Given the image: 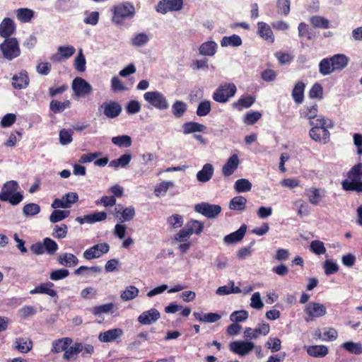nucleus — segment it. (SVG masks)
<instances>
[{
  "instance_id": "1",
  "label": "nucleus",
  "mask_w": 362,
  "mask_h": 362,
  "mask_svg": "<svg viewBox=\"0 0 362 362\" xmlns=\"http://www.w3.org/2000/svg\"><path fill=\"white\" fill-rule=\"evenodd\" d=\"M310 124L313 126L310 131V137L315 141L325 144L329 137L328 129L333 127L332 122L325 117H320L315 122L310 121Z\"/></svg>"
},
{
  "instance_id": "2",
  "label": "nucleus",
  "mask_w": 362,
  "mask_h": 362,
  "mask_svg": "<svg viewBox=\"0 0 362 362\" xmlns=\"http://www.w3.org/2000/svg\"><path fill=\"white\" fill-rule=\"evenodd\" d=\"M362 163L354 165L347 173V178L342 181V189L345 191L362 192Z\"/></svg>"
},
{
  "instance_id": "3",
  "label": "nucleus",
  "mask_w": 362,
  "mask_h": 362,
  "mask_svg": "<svg viewBox=\"0 0 362 362\" xmlns=\"http://www.w3.org/2000/svg\"><path fill=\"white\" fill-rule=\"evenodd\" d=\"M304 312L306 315L305 320L307 322H313L316 318L321 317L327 314L325 305L320 303L310 302L305 307Z\"/></svg>"
},
{
  "instance_id": "4",
  "label": "nucleus",
  "mask_w": 362,
  "mask_h": 362,
  "mask_svg": "<svg viewBox=\"0 0 362 362\" xmlns=\"http://www.w3.org/2000/svg\"><path fill=\"white\" fill-rule=\"evenodd\" d=\"M0 48L4 57L8 60H11L20 54L18 41L14 37L6 39L4 42L1 44Z\"/></svg>"
},
{
  "instance_id": "5",
  "label": "nucleus",
  "mask_w": 362,
  "mask_h": 362,
  "mask_svg": "<svg viewBox=\"0 0 362 362\" xmlns=\"http://www.w3.org/2000/svg\"><path fill=\"white\" fill-rule=\"evenodd\" d=\"M236 92V86L233 83H225L221 86L214 93L213 98L218 103H226Z\"/></svg>"
},
{
  "instance_id": "6",
  "label": "nucleus",
  "mask_w": 362,
  "mask_h": 362,
  "mask_svg": "<svg viewBox=\"0 0 362 362\" xmlns=\"http://www.w3.org/2000/svg\"><path fill=\"white\" fill-rule=\"evenodd\" d=\"M144 98L157 109L165 110L168 107V103L165 97L158 91L146 92L144 95Z\"/></svg>"
},
{
  "instance_id": "7",
  "label": "nucleus",
  "mask_w": 362,
  "mask_h": 362,
  "mask_svg": "<svg viewBox=\"0 0 362 362\" xmlns=\"http://www.w3.org/2000/svg\"><path fill=\"white\" fill-rule=\"evenodd\" d=\"M72 90L77 98L85 97L90 95L93 88L90 83L81 77L74 79L71 84Z\"/></svg>"
},
{
  "instance_id": "8",
  "label": "nucleus",
  "mask_w": 362,
  "mask_h": 362,
  "mask_svg": "<svg viewBox=\"0 0 362 362\" xmlns=\"http://www.w3.org/2000/svg\"><path fill=\"white\" fill-rule=\"evenodd\" d=\"M194 209L197 212L202 214L208 218H214L221 213V206L218 204L202 202L196 204Z\"/></svg>"
},
{
  "instance_id": "9",
  "label": "nucleus",
  "mask_w": 362,
  "mask_h": 362,
  "mask_svg": "<svg viewBox=\"0 0 362 362\" xmlns=\"http://www.w3.org/2000/svg\"><path fill=\"white\" fill-rule=\"evenodd\" d=\"M109 250L110 245L107 243H99L86 250L83 257L87 260H91L100 257L103 254L107 253Z\"/></svg>"
},
{
  "instance_id": "10",
  "label": "nucleus",
  "mask_w": 362,
  "mask_h": 362,
  "mask_svg": "<svg viewBox=\"0 0 362 362\" xmlns=\"http://www.w3.org/2000/svg\"><path fill=\"white\" fill-rule=\"evenodd\" d=\"M229 348L233 353L245 356L255 348V344L251 341H235L230 343Z\"/></svg>"
},
{
  "instance_id": "11",
  "label": "nucleus",
  "mask_w": 362,
  "mask_h": 362,
  "mask_svg": "<svg viewBox=\"0 0 362 362\" xmlns=\"http://www.w3.org/2000/svg\"><path fill=\"white\" fill-rule=\"evenodd\" d=\"M134 13V7L129 4L116 6L114 10L112 21L119 24L123 18L132 16Z\"/></svg>"
},
{
  "instance_id": "12",
  "label": "nucleus",
  "mask_w": 362,
  "mask_h": 362,
  "mask_svg": "<svg viewBox=\"0 0 362 362\" xmlns=\"http://www.w3.org/2000/svg\"><path fill=\"white\" fill-rule=\"evenodd\" d=\"M99 111H103V114L108 118H115L122 112L121 105L115 101L110 103H103L98 107Z\"/></svg>"
},
{
  "instance_id": "13",
  "label": "nucleus",
  "mask_w": 362,
  "mask_h": 362,
  "mask_svg": "<svg viewBox=\"0 0 362 362\" xmlns=\"http://www.w3.org/2000/svg\"><path fill=\"white\" fill-rule=\"evenodd\" d=\"M270 331L269 325L267 322H263L259 325L255 329L247 327L244 331V338L246 339H253L257 338L259 335L266 336Z\"/></svg>"
},
{
  "instance_id": "14",
  "label": "nucleus",
  "mask_w": 362,
  "mask_h": 362,
  "mask_svg": "<svg viewBox=\"0 0 362 362\" xmlns=\"http://www.w3.org/2000/svg\"><path fill=\"white\" fill-rule=\"evenodd\" d=\"M160 313L155 308L143 312L138 317L141 325H151L156 322L160 317Z\"/></svg>"
},
{
  "instance_id": "15",
  "label": "nucleus",
  "mask_w": 362,
  "mask_h": 362,
  "mask_svg": "<svg viewBox=\"0 0 362 362\" xmlns=\"http://www.w3.org/2000/svg\"><path fill=\"white\" fill-rule=\"evenodd\" d=\"M107 218V213L105 211L95 212L91 214L83 216V217H77L76 221L83 224L84 223H92L94 222L102 221Z\"/></svg>"
},
{
  "instance_id": "16",
  "label": "nucleus",
  "mask_w": 362,
  "mask_h": 362,
  "mask_svg": "<svg viewBox=\"0 0 362 362\" xmlns=\"http://www.w3.org/2000/svg\"><path fill=\"white\" fill-rule=\"evenodd\" d=\"M18 188V184L16 181L11 180L6 182L0 193V200L7 202L8 197L15 193Z\"/></svg>"
},
{
  "instance_id": "17",
  "label": "nucleus",
  "mask_w": 362,
  "mask_h": 362,
  "mask_svg": "<svg viewBox=\"0 0 362 362\" xmlns=\"http://www.w3.org/2000/svg\"><path fill=\"white\" fill-rule=\"evenodd\" d=\"M239 163L240 161L238 156L236 154L232 155L222 168L223 174L226 177L231 175L238 168Z\"/></svg>"
},
{
  "instance_id": "18",
  "label": "nucleus",
  "mask_w": 362,
  "mask_h": 362,
  "mask_svg": "<svg viewBox=\"0 0 362 362\" xmlns=\"http://www.w3.org/2000/svg\"><path fill=\"white\" fill-rule=\"evenodd\" d=\"M15 30V25L13 21L8 18L3 20L0 25V35L1 36L7 38L11 36Z\"/></svg>"
},
{
  "instance_id": "19",
  "label": "nucleus",
  "mask_w": 362,
  "mask_h": 362,
  "mask_svg": "<svg viewBox=\"0 0 362 362\" xmlns=\"http://www.w3.org/2000/svg\"><path fill=\"white\" fill-rule=\"evenodd\" d=\"M330 60L334 71L335 70H342L349 63V58L343 54H335L330 57Z\"/></svg>"
},
{
  "instance_id": "20",
  "label": "nucleus",
  "mask_w": 362,
  "mask_h": 362,
  "mask_svg": "<svg viewBox=\"0 0 362 362\" xmlns=\"http://www.w3.org/2000/svg\"><path fill=\"white\" fill-rule=\"evenodd\" d=\"M247 230L246 225H243L240 228L234 233H232L224 238V241L227 244L235 243L240 241Z\"/></svg>"
},
{
  "instance_id": "21",
  "label": "nucleus",
  "mask_w": 362,
  "mask_h": 362,
  "mask_svg": "<svg viewBox=\"0 0 362 362\" xmlns=\"http://www.w3.org/2000/svg\"><path fill=\"white\" fill-rule=\"evenodd\" d=\"M307 196L312 204L317 205L325 197L324 190L320 188L311 187L307 190Z\"/></svg>"
},
{
  "instance_id": "22",
  "label": "nucleus",
  "mask_w": 362,
  "mask_h": 362,
  "mask_svg": "<svg viewBox=\"0 0 362 362\" xmlns=\"http://www.w3.org/2000/svg\"><path fill=\"white\" fill-rule=\"evenodd\" d=\"M214 167L210 163H206L197 174V178L199 182H206L211 180L214 174Z\"/></svg>"
},
{
  "instance_id": "23",
  "label": "nucleus",
  "mask_w": 362,
  "mask_h": 362,
  "mask_svg": "<svg viewBox=\"0 0 362 362\" xmlns=\"http://www.w3.org/2000/svg\"><path fill=\"white\" fill-rule=\"evenodd\" d=\"M122 333L121 329H112L100 333L98 339L103 342H110L120 337Z\"/></svg>"
},
{
  "instance_id": "24",
  "label": "nucleus",
  "mask_w": 362,
  "mask_h": 362,
  "mask_svg": "<svg viewBox=\"0 0 362 362\" xmlns=\"http://www.w3.org/2000/svg\"><path fill=\"white\" fill-rule=\"evenodd\" d=\"M58 262L61 265L71 267V266L77 265L78 259L71 253H64L59 255Z\"/></svg>"
},
{
  "instance_id": "25",
  "label": "nucleus",
  "mask_w": 362,
  "mask_h": 362,
  "mask_svg": "<svg viewBox=\"0 0 362 362\" xmlns=\"http://www.w3.org/2000/svg\"><path fill=\"white\" fill-rule=\"evenodd\" d=\"M307 353L311 356L321 358L328 354V349L324 345H313L307 348Z\"/></svg>"
},
{
  "instance_id": "26",
  "label": "nucleus",
  "mask_w": 362,
  "mask_h": 362,
  "mask_svg": "<svg viewBox=\"0 0 362 362\" xmlns=\"http://www.w3.org/2000/svg\"><path fill=\"white\" fill-rule=\"evenodd\" d=\"M194 317L199 322L213 323L218 321L221 319V315L214 313H209L202 314L200 313H194Z\"/></svg>"
},
{
  "instance_id": "27",
  "label": "nucleus",
  "mask_w": 362,
  "mask_h": 362,
  "mask_svg": "<svg viewBox=\"0 0 362 362\" xmlns=\"http://www.w3.org/2000/svg\"><path fill=\"white\" fill-rule=\"evenodd\" d=\"M72 342V339L69 337L62 338L58 340H55L52 343V351L54 353H59L62 351H65L69 345Z\"/></svg>"
},
{
  "instance_id": "28",
  "label": "nucleus",
  "mask_w": 362,
  "mask_h": 362,
  "mask_svg": "<svg viewBox=\"0 0 362 362\" xmlns=\"http://www.w3.org/2000/svg\"><path fill=\"white\" fill-rule=\"evenodd\" d=\"M305 84L302 81L298 82L292 91V97L296 103H301L304 97Z\"/></svg>"
},
{
  "instance_id": "29",
  "label": "nucleus",
  "mask_w": 362,
  "mask_h": 362,
  "mask_svg": "<svg viewBox=\"0 0 362 362\" xmlns=\"http://www.w3.org/2000/svg\"><path fill=\"white\" fill-rule=\"evenodd\" d=\"M184 134H190L194 132H202L206 129L204 124L195 122H189L183 124Z\"/></svg>"
},
{
  "instance_id": "30",
  "label": "nucleus",
  "mask_w": 362,
  "mask_h": 362,
  "mask_svg": "<svg viewBox=\"0 0 362 362\" xmlns=\"http://www.w3.org/2000/svg\"><path fill=\"white\" fill-rule=\"evenodd\" d=\"M246 203V198L242 196H237L230 200L229 208L231 210L243 211L245 209Z\"/></svg>"
},
{
  "instance_id": "31",
  "label": "nucleus",
  "mask_w": 362,
  "mask_h": 362,
  "mask_svg": "<svg viewBox=\"0 0 362 362\" xmlns=\"http://www.w3.org/2000/svg\"><path fill=\"white\" fill-rule=\"evenodd\" d=\"M258 32L259 35L266 40L273 42L274 37L270 27L264 22L258 23Z\"/></svg>"
},
{
  "instance_id": "32",
  "label": "nucleus",
  "mask_w": 362,
  "mask_h": 362,
  "mask_svg": "<svg viewBox=\"0 0 362 362\" xmlns=\"http://www.w3.org/2000/svg\"><path fill=\"white\" fill-rule=\"evenodd\" d=\"M33 346V343L30 340L26 341L23 338L16 339L15 341L14 349L21 353H28Z\"/></svg>"
},
{
  "instance_id": "33",
  "label": "nucleus",
  "mask_w": 362,
  "mask_h": 362,
  "mask_svg": "<svg viewBox=\"0 0 362 362\" xmlns=\"http://www.w3.org/2000/svg\"><path fill=\"white\" fill-rule=\"evenodd\" d=\"M16 16L21 22H28L33 17L34 12L29 8H22L16 10Z\"/></svg>"
},
{
  "instance_id": "34",
  "label": "nucleus",
  "mask_w": 362,
  "mask_h": 362,
  "mask_svg": "<svg viewBox=\"0 0 362 362\" xmlns=\"http://www.w3.org/2000/svg\"><path fill=\"white\" fill-rule=\"evenodd\" d=\"M255 102V98L252 96H247L240 98L237 102L233 104L234 108L241 110L243 108L250 107Z\"/></svg>"
},
{
  "instance_id": "35",
  "label": "nucleus",
  "mask_w": 362,
  "mask_h": 362,
  "mask_svg": "<svg viewBox=\"0 0 362 362\" xmlns=\"http://www.w3.org/2000/svg\"><path fill=\"white\" fill-rule=\"evenodd\" d=\"M187 105L180 101L177 100L172 106V112L175 117H181L187 110Z\"/></svg>"
},
{
  "instance_id": "36",
  "label": "nucleus",
  "mask_w": 362,
  "mask_h": 362,
  "mask_svg": "<svg viewBox=\"0 0 362 362\" xmlns=\"http://www.w3.org/2000/svg\"><path fill=\"white\" fill-rule=\"evenodd\" d=\"M234 188L237 192H248L251 190L252 184L248 180L242 178L235 182Z\"/></svg>"
},
{
  "instance_id": "37",
  "label": "nucleus",
  "mask_w": 362,
  "mask_h": 362,
  "mask_svg": "<svg viewBox=\"0 0 362 362\" xmlns=\"http://www.w3.org/2000/svg\"><path fill=\"white\" fill-rule=\"evenodd\" d=\"M138 294L139 289L134 286H129L121 293V298L127 301L135 298Z\"/></svg>"
},
{
  "instance_id": "38",
  "label": "nucleus",
  "mask_w": 362,
  "mask_h": 362,
  "mask_svg": "<svg viewBox=\"0 0 362 362\" xmlns=\"http://www.w3.org/2000/svg\"><path fill=\"white\" fill-rule=\"evenodd\" d=\"M12 84L16 88H25L28 84V77L22 73L19 76L16 75L13 77Z\"/></svg>"
},
{
  "instance_id": "39",
  "label": "nucleus",
  "mask_w": 362,
  "mask_h": 362,
  "mask_svg": "<svg viewBox=\"0 0 362 362\" xmlns=\"http://www.w3.org/2000/svg\"><path fill=\"white\" fill-rule=\"evenodd\" d=\"M320 72L321 74L326 76L329 75L334 71L333 66L330 58L322 59L319 64Z\"/></svg>"
},
{
  "instance_id": "40",
  "label": "nucleus",
  "mask_w": 362,
  "mask_h": 362,
  "mask_svg": "<svg viewBox=\"0 0 362 362\" xmlns=\"http://www.w3.org/2000/svg\"><path fill=\"white\" fill-rule=\"evenodd\" d=\"M318 106L317 104L307 105L305 106L302 115L307 117L308 119L312 121L313 119L315 118L317 115Z\"/></svg>"
},
{
  "instance_id": "41",
  "label": "nucleus",
  "mask_w": 362,
  "mask_h": 362,
  "mask_svg": "<svg viewBox=\"0 0 362 362\" xmlns=\"http://www.w3.org/2000/svg\"><path fill=\"white\" fill-rule=\"evenodd\" d=\"M40 206L35 203H30L25 205L23 208V214L25 216L37 215L40 212Z\"/></svg>"
},
{
  "instance_id": "42",
  "label": "nucleus",
  "mask_w": 362,
  "mask_h": 362,
  "mask_svg": "<svg viewBox=\"0 0 362 362\" xmlns=\"http://www.w3.org/2000/svg\"><path fill=\"white\" fill-rule=\"evenodd\" d=\"M74 132L71 129H62L59 132V142L62 145H67L70 144L72 140Z\"/></svg>"
},
{
  "instance_id": "43",
  "label": "nucleus",
  "mask_w": 362,
  "mask_h": 362,
  "mask_svg": "<svg viewBox=\"0 0 362 362\" xmlns=\"http://www.w3.org/2000/svg\"><path fill=\"white\" fill-rule=\"evenodd\" d=\"M112 142L118 146L129 147L132 145V139L127 135L114 136Z\"/></svg>"
},
{
  "instance_id": "44",
  "label": "nucleus",
  "mask_w": 362,
  "mask_h": 362,
  "mask_svg": "<svg viewBox=\"0 0 362 362\" xmlns=\"http://www.w3.org/2000/svg\"><path fill=\"white\" fill-rule=\"evenodd\" d=\"M69 211L54 210L49 216V221L52 223H57L69 217Z\"/></svg>"
},
{
  "instance_id": "45",
  "label": "nucleus",
  "mask_w": 362,
  "mask_h": 362,
  "mask_svg": "<svg viewBox=\"0 0 362 362\" xmlns=\"http://www.w3.org/2000/svg\"><path fill=\"white\" fill-rule=\"evenodd\" d=\"M216 44L214 42H207L203 43L200 48V53L203 55L211 56L215 53Z\"/></svg>"
},
{
  "instance_id": "46",
  "label": "nucleus",
  "mask_w": 362,
  "mask_h": 362,
  "mask_svg": "<svg viewBox=\"0 0 362 362\" xmlns=\"http://www.w3.org/2000/svg\"><path fill=\"white\" fill-rule=\"evenodd\" d=\"M310 23L314 28H327L329 21L321 16H315L310 18Z\"/></svg>"
},
{
  "instance_id": "47",
  "label": "nucleus",
  "mask_w": 362,
  "mask_h": 362,
  "mask_svg": "<svg viewBox=\"0 0 362 362\" xmlns=\"http://www.w3.org/2000/svg\"><path fill=\"white\" fill-rule=\"evenodd\" d=\"M70 106V101L65 100L63 103L59 102L57 100H52L50 103V109L54 112H61L64 110L65 108L69 107Z\"/></svg>"
},
{
  "instance_id": "48",
  "label": "nucleus",
  "mask_w": 362,
  "mask_h": 362,
  "mask_svg": "<svg viewBox=\"0 0 362 362\" xmlns=\"http://www.w3.org/2000/svg\"><path fill=\"white\" fill-rule=\"evenodd\" d=\"M342 346L349 352L354 354L362 353V346L359 343L348 341L343 344Z\"/></svg>"
},
{
  "instance_id": "49",
  "label": "nucleus",
  "mask_w": 362,
  "mask_h": 362,
  "mask_svg": "<svg viewBox=\"0 0 362 362\" xmlns=\"http://www.w3.org/2000/svg\"><path fill=\"white\" fill-rule=\"evenodd\" d=\"M242 43L241 38L236 35L230 37H224L221 41L222 46L233 45L239 46Z\"/></svg>"
},
{
  "instance_id": "50",
  "label": "nucleus",
  "mask_w": 362,
  "mask_h": 362,
  "mask_svg": "<svg viewBox=\"0 0 362 362\" xmlns=\"http://www.w3.org/2000/svg\"><path fill=\"white\" fill-rule=\"evenodd\" d=\"M265 347L271 349L272 352H276L281 349V341L277 337H272L265 344Z\"/></svg>"
},
{
  "instance_id": "51",
  "label": "nucleus",
  "mask_w": 362,
  "mask_h": 362,
  "mask_svg": "<svg viewBox=\"0 0 362 362\" xmlns=\"http://www.w3.org/2000/svg\"><path fill=\"white\" fill-rule=\"evenodd\" d=\"M310 247L311 251L316 255L325 254L326 252V248L324 245V243L320 240L312 241Z\"/></svg>"
},
{
  "instance_id": "52",
  "label": "nucleus",
  "mask_w": 362,
  "mask_h": 362,
  "mask_svg": "<svg viewBox=\"0 0 362 362\" xmlns=\"http://www.w3.org/2000/svg\"><path fill=\"white\" fill-rule=\"evenodd\" d=\"M211 111V103L208 100L200 103L198 105L197 115L200 117L206 116Z\"/></svg>"
},
{
  "instance_id": "53",
  "label": "nucleus",
  "mask_w": 362,
  "mask_h": 362,
  "mask_svg": "<svg viewBox=\"0 0 362 362\" xmlns=\"http://www.w3.org/2000/svg\"><path fill=\"white\" fill-rule=\"evenodd\" d=\"M248 317V313L246 310H238L233 312L230 319L233 322H240L246 320Z\"/></svg>"
},
{
  "instance_id": "54",
  "label": "nucleus",
  "mask_w": 362,
  "mask_h": 362,
  "mask_svg": "<svg viewBox=\"0 0 362 362\" xmlns=\"http://www.w3.org/2000/svg\"><path fill=\"white\" fill-rule=\"evenodd\" d=\"M187 228H189L192 231V234L194 233L198 235L202 232L204 223L197 220H192L187 223Z\"/></svg>"
},
{
  "instance_id": "55",
  "label": "nucleus",
  "mask_w": 362,
  "mask_h": 362,
  "mask_svg": "<svg viewBox=\"0 0 362 362\" xmlns=\"http://www.w3.org/2000/svg\"><path fill=\"white\" fill-rule=\"evenodd\" d=\"M43 246L44 249L49 255L54 254L58 247L57 244L53 240L49 238H46L44 239Z\"/></svg>"
},
{
  "instance_id": "56",
  "label": "nucleus",
  "mask_w": 362,
  "mask_h": 362,
  "mask_svg": "<svg viewBox=\"0 0 362 362\" xmlns=\"http://www.w3.org/2000/svg\"><path fill=\"white\" fill-rule=\"evenodd\" d=\"M309 96L311 98L321 99L323 97V88L320 83H316L312 87L309 92Z\"/></svg>"
},
{
  "instance_id": "57",
  "label": "nucleus",
  "mask_w": 362,
  "mask_h": 362,
  "mask_svg": "<svg viewBox=\"0 0 362 362\" xmlns=\"http://www.w3.org/2000/svg\"><path fill=\"white\" fill-rule=\"evenodd\" d=\"M86 59L82 53V50L79 51L78 55L76 57L74 62L75 69L78 71H84L86 69Z\"/></svg>"
},
{
  "instance_id": "58",
  "label": "nucleus",
  "mask_w": 362,
  "mask_h": 362,
  "mask_svg": "<svg viewBox=\"0 0 362 362\" xmlns=\"http://www.w3.org/2000/svg\"><path fill=\"white\" fill-rule=\"evenodd\" d=\"M69 274L67 269H60L52 271L49 274V278L53 281H57L66 278Z\"/></svg>"
},
{
  "instance_id": "59",
  "label": "nucleus",
  "mask_w": 362,
  "mask_h": 362,
  "mask_svg": "<svg viewBox=\"0 0 362 362\" xmlns=\"http://www.w3.org/2000/svg\"><path fill=\"white\" fill-rule=\"evenodd\" d=\"M174 184L172 182H162L155 189V194L159 197L162 192H166L170 187H173Z\"/></svg>"
},
{
  "instance_id": "60",
  "label": "nucleus",
  "mask_w": 362,
  "mask_h": 362,
  "mask_svg": "<svg viewBox=\"0 0 362 362\" xmlns=\"http://www.w3.org/2000/svg\"><path fill=\"white\" fill-rule=\"evenodd\" d=\"M148 37L145 33H139L132 39V44L136 47H140L147 43Z\"/></svg>"
},
{
  "instance_id": "61",
  "label": "nucleus",
  "mask_w": 362,
  "mask_h": 362,
  "mask_svg": "<svg viewBox=\"0 0 362 362\" xmlns=\"http://www.w3.org/2000/svg\"><path fill=\"white\" fill-rule=\"evenodd\" d=\"M250 305L252 308L259 310L263 308L264 304L261 300L260 294L258 292L253 293L251 298Z\"/></svg>"
},
{
  "instance_id": "62",
  "label": "nucleus",
  "mask_w": 362,
  "mask_h": 362,
  "mask_svg": "<svg viewBox=\"0 0 362 362\" xmlns=\"http://www.w3.org/2000/svg\"><path fill=\"white\" fill-rule=\"evenodd\" d=\"M192 235V231L189 230V228H184L180 230V232L175 235V240L180 241V242H185L187 241V239L190 237Z\"/></svg>"
},
{
  "instance_id": "63",
  "label": "nucleus",
  "mask_w": 362,
  "mask_h": 362,
  "mask_svg": "<svg viewBox=\"0 0 362 362\" xmlns=\"http://www.w3.org/2000/svg\"><path fill=\"white\" fill-rule=\"evenodd\" d=\"M16 119V117L14 114L8 113L3 117L0 124L3 127H7L12 125Z\"/></svg>"
},
{
  "instance_id": "64",
  "label": "nucleus",
  "mask_w": 362,
  "mask_h": 362,
  "mask_svg": "<svg viewBox=\"0 0 362 362\" xmlns=\"http://www.w3.org/2000/svg\"><path fill=\"white\" fill-rule=\"evenodd\" d=\"M75 51V48L72 46L59 47L58 48L59 53L62 57L64 58H69L71 57L74 54Z\"/></svg>"
}]
</instances>
